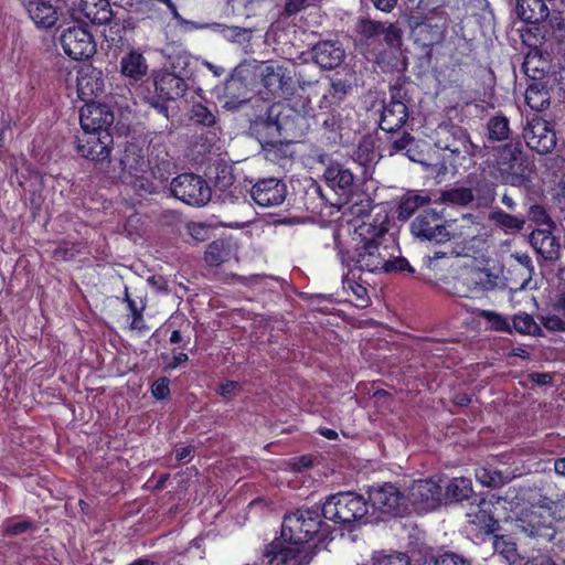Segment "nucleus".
Masks as SVG:
<instances>
[{
    "label": "nucleus",
    "instance_id": "1",
    "mask_svg": "<svg viewBox=\"0 0 565 565\" xmlns=\"http://www.w3.org/2000/svg\"><path fill=\"white\" fill-rule=\"evenodd\" d=\"M385 232L380 228L372 237H363L352 252H339L340 262L343 266L350 267V273H393L409 271L414 269L406 258L394 255V246L384 244L381 236Z\"/></svg>",
    "mask_w": 565,
    "mask_h": 565
},
{
    "label": "nucleus",
    "instance_id": "2",
    "mask_svg": "<svg viewBox=\"0 0 565 565\" xmlns=\"http://www.w3.org/2000/svg\"><path fill=\"white\" fill-rule=\"evenodd\" d=\"M334 527L323 520L318 508L297 509L286 514L281 524V537L291 545H306L319 550L333 540Z\"/></svg>",
    "mask_w": 565,
    "mask_h": 565
},
{
    "label": "nucleus",
    "instance_id": "3",
    "mask_svg": "<svg viewBox=\"0 0 565 565\" xmlns=\"http://www.w3.org/2000/svg\"><path fill=\"white\" fill-rule=\"evenodd\" d=\"M415 500L413 502L414 509L419 513H428L443 504H450L461 502L463 500L472 499L473 497H414ZM479 501L477 503V511L473 513H469L468 516L470 519V523L475 524L480 532L484 534H492L499 530V519L501 518L497 514V505L500 504H512L514 500H519L520 497H511L509 501V497H490V500L487 497H478Z\"/></svg>",
    "mask_w": 565,
    "mask_h": 565
},
{
    "label": "nucleus",
    "instance_id": "4",
    "mask_svg": "<svg viewBox=\"0 0 565 565\" xmlns=\"http://www.w3.org/2000/svg\"><path fill=\"white\" fill-rule=\"evenodd\" d=\"M118 163L120 168L118 178L140 194H152L158 191V185L153 182V179H160L161 183L168 180L163 174L158 177L150 169L146 150L139 142H127Z\"/></svg>",
    "mask_w": 565,
    "mask_h": 565
},
{
    "label": "nucleus",
    "instance_id": "5",
    "mask_svg": "<svg viewBox=\"0 0 565 565\" xmlns=\"http://www.w3.org/2000/svg\"><path fill=\"white\" fill-rule=\"evenodd\" d=\"M354 521L373 523L391 518H403L414 507L411 497H342Z\"/></svg>",
    "mask_w": 565,
    "mask_h": 565
},
{
    "label": "nucleus",
    "instance_id": "6",
    "mask_svg": "<svg viewBox=\"0 0 565 565\" xmlns=\"http://www.w3.org/2000/svg\"><path fill=\"white\" fill-rule=\"evenodd\" d=\"M502 184L521 188L531 180V162L520 141L508 142L497 149L495 159L488 164Z\"/></svg>",
    "mask_w": 565,
    "mask_h": 565
},
{
    "label": "nucleus",
    "instance_id": "7",
    "mask_svg": "<svg viewBox=\"0 0 565 565\" xmlns=\"http://www.w3.org/2000/svg\"><path fill=\"white\" fill-rule=\"evenodd\" d=\"M537 504L514 515L525 524V531L534 537L552 540L555 535L554 522L565 521V497L553 501L551 497H540Z\"/></svg>",
    "mask_w": 565,
    "mask_h": 565
},
{
    "label": "nucleus",
    "instance_id": "8",
    "mask_svg": "<svg viewBox=\"0 0 565 565\" xmlns=\"http://www.w3.org/2000/svg\"><path fill=\"white\" fill-rule=\"evenodd\" d=\"M294 117L299 118L298 114L290 106L273 105L268 110L266 118L258 117L252 121L249 130L260 143L263 150L271 151L281 145L280 137L282 131L290 130Z\"/></svg>",
    "mask_w": 565,
    "mask_h": 565
},
{
    "label": "nucleus",
    "instance_id": "9",
    "mask_svg": "<svg viewBox=\"0 0 565 565\" xmlns=\"http://www.w3.org/2000/svg\"><path fill=\"white\" fill-rule=\"evenodd\" d=\"M434 143L438 149L448 151L456 158L466 159L487 154V146L475 145L469 131L454 122H441L437 126L434 131Z\"/></svg>",
    "mask_w": 565,
    "mask_h": 565
},
{
    "label": "nucleus",
    "instance_id": "10",
    "mask_svg": "<svg viewBox=\"0 0 565 565\" xmlns=\"http://www.w3.org/2000/svg\"><path fill=\"white\" fill-rule=\"evenodd\" d=\"M171 71L162 70L154 77L156 93L163 100H174L184 95L192 76L190 60L179 55L171 63Z\"/></svg>",
    "mask_w": 565,
    "mask_h": 565
},
{
    "label": "nucleus",
    "instance_id": "11",
    "mask_svg": "<svg viewBox=\"0 0 565 565\" xmlns=\"http://www.w3.org/2000/svg\"><path fill=\"white\" fill-rule=\"evenodd\" d=\"M522 137L525 145L539 154L551 153L557 145L554 125L539 115L525 117Z\"/></svg>",
    "mask_w": 565,
    "mask_h": 565
},
{
    "label": "nucleus",
    "instance_id": "12",
    "mask_svg": "<svg viewBox=\"0 0 565 565\" xmlns=\"http://www.w3.org/2000/svg\"><path fill=\"white\" fill-rule=\"evenodd\" d=\"M171 194L192 206H204L212 196L207 182L198 174L182 173L170 183Z\"/></svg>",
    "mask_w": 565,
    "mask_h": 565
},
{
    "label": "nucleus",
    "instance_id": "13",
    "mask_svg": "<svg viewBox=\"0 0 565 565\" xmlns=\"http://www.w3.org/2000/svg\"><path fill=\"white\" fill-rule=\"evenodd\" d=\"M523 42L530 47L522 64L525 75L532 81H544L552 70V56L542 47V42L529 30L522 35Z\"/></svg>",
    "mask_w": 565,
    "mask_h": 565
},
{
    "label": "nucleus",
    "instance_id": "14",
    "mask_svg": "<svg viewBox=\"0 0 565 565\" xmlns=\"http://www.w3.org/2000/svg\"><path fill=\"white\" fill-rule=\"evenodd\" d=\"M250 81L252 73L248 68L236 67L225 82L222 107L226 110L235 111L246 104L252 94Z\"/></svg>",
    "mask_w": 565,
    "mask_h": 565
},
{
    "label": "nucleus",
    "instance_id": "15",
    "mask_svg": "<svg viewBox=\"0 0 565 565\" xmlns=\"http://www.w3.org/2000/svg\"><path fill=\"white\" fill-rule=\"evenodd\" d=\"M326 184L339 195V203H349L359 188V179L340 162L330 163L324 172Z\"/></svg>",
    "mask_w": 565,
    "mask_h": 565
},
{
    "label": "nucleus",
    "instance_id": "16",
    "mask_svg": "<svg viewBox=\"0 0 565 565\" xmlns=\"http://www.w3.org/2000/svg\"><path fill=\"white\" fill-rule=\"evenodd\" d=\"M356 32L367 45L383 39L391 51H397L402 43V31L393 23L385 25L380 21L362 19L358 22Z\"/></svg>",
    "mask_w": 565,
    "mask_h": 565
},
{
    "label": "nucleus",
    "instance_id": "17",
    "mask_svg": "<svg viewBox=\"0 0 565 565\" xmlns=\"http://www.w3.org/2000/svg\"><path fill=\"white\" fill-rule=\"evenodd\" d=\"M63 51L71 58L81 61L92 57L96 52L93 35L82 26H70L60 36Z\"/></svg>",
    "mask_w": 565,
    "mask_h": 565
},
{
    "label": "nucleus",
    "instance_id": "18",
    "mask_svg": "<svg viewBox=\"0 0 565 565\" xmlns=\"http://www.w3.org/2000/svg\"><path fill=\"white\" fill-rule=\"evenodd\" d=\"M441 215L435 209L426 210L411 224L412 233L422 239L437 244L450 241L451 234L439 223Z\"/></svg>",
    "mask_w": 565,
    "mask_h": 565
},
{
    "label": "nucleus",
    "instance_id": "19",
    "mask_svg": "<svg viewBox=\"0 0 565 565\" xmlns=\"http://www.w3.org/2000/svg\"><path fill=\"white\" fill-rule=\"evenodd\" d=\"M249 193L257 205L275 207L286 201L288 189L281 179L270 177L257 180L252 185Z\"/></svg>",
    "mask_w": 565,
    "mask_h": 565
},
{
    "label": "nucleus",
    "instance_id": "20",
    "mask_svg": "<svg viewBox=\"0 0 565 565\" xmlns=\"http://www.w3.org/2000/svg\"><path fill=\"white\" fill-rule=\"evenodd\" d=\"M113 136L109 131L83 132L77 136L76 149L83 157L92 161H104L109 158Z\"/></svg>",
    "mask_w": 565,
    "mask_h": 565
},
{
    "label": "nucleus",
    "instance_id": "21",
    "mask_svg": "<svg viewBox=\"0 0 565 565\" xmlns=\"http://www.w3.org/2000/svg\"><path fill=\"white\" fill-rule=\"evenodd\" d=\"M114 119V114L104 104L89 102L81 109L79 122L83 132L109 131Z\"/></svg>",
    "mask_w": 565,
    "mask_h": 565
},
{
    "label": "nucleus",
    "instance_id": "22",
    "mask_svg": "<svg viewBox=\"0 0 565 565\" xmlns=\"http://www.w3.org/2000/svg\"><path fill=\"white\" fill-rule=\"evenodd\" d=\"M302 546H285L280 541H274L266 546L264 558L267 565H307L310 558Z\"/></svg>",
    "mask_w": 565,
    "mask_h": 565
},
{
    "label": "nucleus",
    "instance_id": "23",
    "mask_svg": "<svg viewBox=\"0 0 565 565\" xmlns=\"http://www.w3.org/2000/svg\"><path fill=\"white\" fill-rule=\"evenodd\" d=\"M259 77L273 96H281L291 88L290 71L280 63L269 62L260 66Z\"/></svg>",
    "mask_w": 565,
    "mask_h": 565
},
{
    "label": "nucleus",
    "instance_id": "24",
    "mask_svg": "<svg viewBox=\"0 0 565 565\" xmlns=\"http://www.w3.org/2000/svg\"><path fill=\"white\" fill-rule=\"evenodd\" d=\"M105 90L103 72L92 65H84L77 74V93L86 103L93 102Z\"/></svg>",
    "mask_w": 565,
    "mask_h": 565
},
{
    "label": "nucleus",
    "instance_id": "25",
    "mask_svg": "<svg viewBox=\"0 0 565 565\" xmlns=\"http://www.w3.org/2000/svg\"><path fill=\"white\" fill-rule=\"evenodd\" d=\"M29 17L40 29H51L58 21V0H21Z\"/></svg>",
    "mask_w": 565,
    "mask_h": 565
},
{
    "label": "nucleus",
    "instance_id": "26",
    "mask_svg": "<svg viewBox=\"0 0 565 565\" xmlns=\"http://www.w3.org/2000/svg\"><path fill=\"white\" fill-rule=\"evenodd\" d=\"M73 11L76 20H86L93 24H106L113 18V10L108 0H81Z\"/></svg>",
    "mask_w": 565,
    "mask_h": 565
},
{
    "label": "nucleus",
    "instance_id": "27",
    "mask_svg": "<svg viewBox=\"0 0 565 565\" xmlns=\"http://www.w3.org/2000/svg\"><path fill=\"white\" fill-rule=\"evenodd\" d=\"M344 50L339 42L320 41L312 49L313 61L324 70H332L344 61Z\"/></svg>",
    "mask_w": 565,
    "mask_h": 565
},
{
    "label": "nucleus",
    "instance_id": "28",
    "mask_svg": "<svg viewBox=\"0 0 565 565\" xmlns=\"http://www.w3.org/2000/svg\"><path fill=\"white\" fill-rule=\"evenodd\" d=\"M553 230H534L530 235V243L544 260L555 262L559 258L561 245L552 234Z\"/></svg>",
    "mask_w": 565,
    "mask_h": 565
},
{
    "label": "nucleus",
    "instance_id": "29",
    "mask_svg": "<svg viewBox=\"0 0 565 565\" xmlns=\"http://www.w3.org/2000/svg\"><path fill=\"white\" fill-rule=\"evenodd\" d=\"M469 190H473V202L477 207L488 209L495 201L497 184L490 181L483 173L468 177Z\"/></svg>",
    "mask_w": 565,
    "mask_h": 565
},
{
    "label": "nucleus",
    "instance_id": "30",
    "mask_svg": "<svg viewBox=\"0 0 565 565\" xmlns=\"http://www.w3.org/2000/svg\"><path fill=\"white\" fill-rule=\"evenodd\" d=\"M409 116L406 103L388 102L381 115L380 127L387 132H395L401 129Z\"/></svg>",
    "mask_w": 565,
    "mask_h": 565
},
{
    "label": "nucleus",
    "instance_id": "31",
    "mask_svg": "<svg viewBox=\"0 0 565 565\" xmlns=\"http://www.w3.org/2000/svg\"><path fill=\"white\" fill-rule=\"evenodd\" d=\"M515 13L520 20L537 24L548 17L550 11L544 0H516Z\"/></svg>",
    "mask_w": 565,
    "mask_h": 565
},
{
    "label": "nucleus",
    "instance_id": "32",
    "mask_svg": "<svg viewBox=\"0 0 565 565\" xmlns=\"http://www.w3.org/2000/svg\"><path fill=\"white\" fill-rule=\"evenodd\" d=\"M120 72L125 77L136 83L147 75L148 64L141 53L130 51L120 60Z\"/></svg>",
    "mask_w": 565,
    "mask_h": 565
},
{
    "label": "nucleus",
    "instance_id": "33",
    "mask_svg": "<svg viewBox=\"0 0 565 565\" xmlns=\"http://www.w3.org/2000/svg\"><path fill=\"white\" fill-rule=\"evenodd\" d=\"M320 122L321 137L327 146H335L341 141L342 118L337 111L321 114Z\"/></svg>",
    "mask_w": 565,
    "mask_h": 565
},
{
    "label": "nucleus",
    "instance_id": "34",
    "mask_svg": "<svg viewBox=\"0 0 565 565\" xmlns=\"http://www.w3.org/2000/svg\"><path fill=\"white\" fill-rule=\"evenodd\" d=\"M488 220L504 232L519 233L524 230L526 217L523 214L507 213L501 209H493Z\"/></svg>",
    "mask_w": 565,
    "mask_h": 565
},
{
    "label": "nucleus",
    "instance_id": "35",
    "mask_svg": "<svg viewBox=\"0 0 565 565\" xmlns=\"http://www.w3.org/2000/svg\"><path fill=\"white\" fill-rule=\"evenodd\" d=\"M430 201V196L428 194H425L424 192H407L402 196L397 209L398 220H408L419 207L425 206Z\"/></svg>",
    "mask_w": 565,
    "mask_h": 565
},
{
    "label": "nucleus",
    "instance_id": "36",
    "mask_svg": "<svg viewBox=\"0 0 565 565\" xmlns=\"http://www.w3.org/2000/svg\"><path fill=\"white\" fill-rule=\"evenodd\" d=\"M551 96L544 81H533L525 90V102L535 111H543L550 106Z\"/></svg>",
    "mask_w": 565,
    "mask_h": 565
},
{
    "label": "nucleus",
    "instance_id": "37",
    "mask_svg": "<svg viewBox=\"0 0 565 565\" xmlns=\"http://www.w3.org/2000/svg\"><path fill=\"white\" fill-rule=\"evenodd\" d=\"M415 42L424 47H431L444 39V31L438 24L420 22L413 29Z\"/></svg>",
    "mask_w": 565,
    "mask_h": 565
},
{
    "label": "nucleus",
    "instance_id": "38",
    "mask_svg": "<svg viewBox=\"0 0 565 565\" xmlns=\"http://www.w3.org/2000/svg\"><path fill=\"white\" fill-rule=\"evenodd\" d=\"M473 190H469V186H451L441 190L435 202L456 206H467L473 202Z\"/></svg>",
    "mask_w": 565,
    "mask_h": 565
},
{
    "label": "nucleus",
    "instance_id": "39",
    "mask_svg": "<svg viewBox=\"0 0 565 565\" xmlns=\"http://www.w3.org/2000/svg\"><path fill=\"white\" fill-rule=\"evenodd\" d=\"M486 137L489 142L507 141L512 134L509 119L504 115L491 117L486 125Z\"/></svg>",
    "mask_w": 565,
    "mask_h": 565
},
{
    "label": "nucleus",
    "instance_id": "40",
    "mask_svg": "<svg viewBox=\"0 0 565 565\" xmlns=\"http://www.w3.org/2000/svg\"><path fill=\"white\" fill-rule=\"evenodd\" d=\"M461 281L470 291H483L494 287L491 275L480 268H472L461 275Z\"/></svg>",
    "mask_w": 565,
    "mask_h": 565
},
{
    "label": "nucleus",
    "instance_id": "41",
    "mask_svg": "<svg viewBox=\"0 0 565 565\" xmlns=\"http://www.w3.org/2000/svg\"><path fill=\"white\" fill-rule=\"evenodd\" d=\"M512 331L520 334H529L533 337L542 335L541 327L534 321L533 317L526 312H520L513 316Z\"/></svg>",
    "mask_w": 565,
    "mask_h": 565
},
{
    "label": "nucleus",
    "instance_id": "42",
    "mask_svg": "<svg viewBox=\"0 0 565 565\" xmlns=\"http://www.w3.org/2000/svg\"><path fill=\"white\" fill-rule=\"evenodd\" d=\"M209 26L213 28V30L220 33L224 39L233 43L244 44L248 43L250 40V29L241 26H230L218 23H213Z\"/></svg>",
    "mask_w": 565,
    "mask_h": 565
},
{
    "label": "nucleus",
    "instance_id": "43",
    "mask_svg": "<svg viewBox=\"0 0 565 565\" xmlns=\"http://www.w3.org/2000/svg\"><path fill=\"white\" fill-rule=\"evenodd\" d=\"M476 478L482 486L491 489H498L509 480V477L503 476L501 471L488 468L477 469Z\"/></svg>",
    "mask_w": 565,
    "mask_h": 565
},
{
    "label": "nucleus",
    "instance_id": "44",
    "mask_svg": "<svg viewBox=\"0 0 565 565\" xmlns=\"http://www.w3.org/2000/svg\"><path fill=\"white\" fill-rule=\"evenodd\" d=\"M493 546L495 552L502 555L508 563L516 564L520 559L516 543L513 542L509 536H498L493 543Z\"/></svg>",
    "mask_w": 565,
    "mask_h": 565
},
{
    "label": "nucleus",
    "instance_id": "45",
    "mask_svg": "<svg viewBox=\"0 0 565 565\" xmlns=\"http://www.w3.org/2000/svg\"><path fill=\"white\" fill-rule=\"evenodd\" d=\"M419 565H471L468 559L465 557L452 553L446 552L438 556L427 554L422 558V563Z\"/></svg>",
    "mask_w": 565,
    "mask_h": 565
},
{
    "label": "nucleus",
    "instance_id": "46",
    "mask_svg": "<svg viewBox=\"0 0 565 565\" xmlns=\"http://www.w3.org/2000/svg\"><path fill=\"white\" fill-rule=\"evenodd\" d=\"M347 268L348 273L342 277L343 288L351 290L356 299L361 300V306L364 307L369 302L367 290L362 284L358 282L361 277L355 275L356 271L351 274L350 267Z\"/></svg>",
    "mask_w": 565,
    "mask_h": 565
},
{
    "label": "nucleus",
    "instance_id": "47",
    "mask_svg": "<svg viewBox=\"0 0 565 565\" xmlns=\"http://www.w3.org/2000/svg\"><path fill=\"white\" fill-rule=\"evenodd\" d=\"M352 158L356 163L364 168L375 162L376 153L374 142L370 139L362 140L353 151Z\"/></svg>",
    "mask_w": 565,
    "mask_h": 565
},
{
    "label": "nucleus",
    "instance_id": "48",
    "mask_svg": "<svg viewBox=\"0 0 565 565\" xmlns=\"http://www.w3.org/2000/svg\"><path fill=\"white\" fill-rule=\"evenodd\" d=\"M349 204V212L355 217H364L370 214L373 209V200L370 195L362 193L355 194L351 199Z\"/></svg>",
    "mask_w": 565,
    "mask_h": 565
},
{
    "label": "nucleus",
    "instance_id": "49",
    "mask_svg": "<svg viewBox=\"0 0 565 565\" xmlns=\"http://www.w3.org/2000/svg\"><path fill=\"white\" fill-rule=\"evenodd\" d=\"M228 253L223 241H214L207 245L205 250V262L210 266H218L227 259Z\"/></svg>",
    "mask_w": 565,
    "mask_h": 565
},
{
    "label": "nucleus",
    "instance_id": "50",
    "mask_svg": "<svg viewBox=\"0 0 565 565\" xmlns=\"http://www.w3.org/2000/svg\"><path fill=\"white\" fill-rule=\"evenodd\" d=\"M443 480L441 486L445 488V494H467L472 491V481L469 478H444Z\"/></svg>",
    "mask_w": 565,
    "mask_h": 565
},
{
    "label": "nucleus",
    "instance_id": "51",
    "mask_svg": "<svg viewBox=\"0 0 565 565\" xmlns=\"http://www.w3.org/2000/svg\"><path fill=\"white\" fill-rule=\"evenodd\" d=\"M372 565H415V564H411L409 557L405 553L394 552L392 554H384L383 552H375L372 557Z\"/></svg>",
    "mask_w": 565,
    "mask_h": 565
},
{
    "label": "nucleus",
    "instance_id": "52",
    "mask_svg": "<svg viewBox=\"0 0 565 565\" xmlns=\"http://www.w3.org/2000/svg\"><path fill=\"white\" fill-rule=\"evenodd\" d=\"M527 217L536 225L546 226L545 230H554L556 227L555 222L541 204H531L527 210Z\"/></svg>",
    "mask_w": 565,
    "mask_h": 565
},
{
    "label": "nucleus",
    "instance_id": "53",
    "mask_svg": "<svg viewBox=\"0 0 565 565\" xmlns=\"http://www.w3.org/2000/svg\"><path fill=\"white\" fill-rule=\"evenodd\" d=\"M443 481L444 480L441 478H439L438 481L433 479L415 480L408 490L412 492V494H436L443 489Z\"/></svg>",
    "mask_w": 565,
    "mask_h": 565
},
{
    "label": "nucleus",
    "instance_id": "54",
    "mask_svg": "<svg viewBox=\"0 0 565 565\" xmlns=\"http://www.w3.org/2000/svg\"><path fill=\"white\" fill-rule=\"evenodd\" d=\"M480 316L489 323L491 330L512 333V328L507 317L490 310H483Z\"/></svg>",
    "mask_w": 565,
    "mask_h": 565
},
{
    "label": "nucleus",
    "instance_id": "55",
    "mask_svg": "<svg viewBox=\"0 0 565 565\" xmlns=\"http://www.w3.org/2000/svg\"><path fill=\"white\" fill-rule=\"evenodd\" d=\"M191 119L199 125L214 127L216 124L215 115L204 105L195 104L191 110Z\"/></svg>",
    "mask_w": 565,
    "mask_h": 565
},
{
    "label": "nucleus",
    "instance_id": "56",
    "mask_svg": "<svg viewBox=\"0 0 565 565\" xmlns=\"http://www.w3.org/2000/svg\"><path fill=\"white\" fill-rule=\"evenodd\" d=\"M36 529V524L30 520H22L19 522H9L4 525V534L9 536H18L22 533L33 531Z\"/></svg>",
    "mask_w": 565,
    "mask_h": 565
},
{
    "label": "nucleus",
    "instance_id": "57",
    "mask_svg": "<svg viewBox=\"0 0 565 565\" xmlns=\"http://www.w3.org/2000/svg\"><path fill=\"white\" fill-rule=\"evenodd\" d=\"M334 502L337 504V512L333 514V516H335V523L349 524L354 522V514L350 512V508L347 507L344 499L338 497Z\"/></svg>",
    "mask_w": 565,
    "mask_h": 565
},
{
    "label": "nucleus",
    "instance_id": "58",
    "mask_svg": "<svg viewBox=\"0 0 565 565\" xmlns=\"http://www.w3.org/2000/svg\"><path fill=\"white\" fill-rule=\"evenodd\" d=\"M317 457L311 455H303L299 457H294L288 461V467L296 472H302L311 469L315 466V460Z\"/></svg>",
    "mask_w": 565,
    "mask_h": 565
},
{
    "label": "nucleus",
    "instance_id": "59",
    "mask_svg": "<svg viewBox=\"0 0 565 565\" xmlns=\"http://www.w3.org/2000/svg\"><path fill=\"white\" fill-rule=\"evenodd\" d=\"M128 308L131 312V316H132V321H131V324H130V328L132 330H138V331H145L147 330V326L143 321V318H142V309L143 308H138L137 307V303L135 300H129L128 301Z\"/></svg>",
    "mask_w": 565,
    "mask_h": 565
},
{
    "label": "nucleus",
    "instance_id": "60",
    "mask_svg": "<svg viewBox=\"0 0 565 565\" xmlns=\"http://www.w3.org/2000/svg\"><path fill=\"white\" fill-rule=\"evenodd\" d=\"M540 320L542 324L551 331H564L565 330V320L559 315L548 313L546 316H541Z\"/></svg>",
    "mask_w": 565,
    "mask_h": 565
},
{
    "label": "nucleus",
    "instance_id": "61",
    "mask_svg": "<svg viewBox=\"0 0 565 565\" xmlns=\"http://www.w3.org/2000/svg\"><path fill=\"white\" fill-rule=\"evenodd\" d=\"M350 89H351V86H350V84L347 83V81L332 79L330 83L329 94L332 98L342 100L344 98V96L349 93Z\"/></svg>",
    "mask_w": 565,
    "mask_h": 565
},
{
    "label": "nucleus",
    "instance_id": "62",
    "mask_svg": "<svg viewBox=\"0 0 565 565\" xmlns=\"http://www.w3.org/2000/svg\"><path fill=\"white\" fill-rule=\"evenodd\" d=\"M415 138L411 136L408 132H404L401 137L396 138L391 143L390 152L391 154L397 153V152H405L408 146L413 145V140Z\"/></svg>",
    "mask_w": 565,
    "mask_h": 565
},
{
    "label": "nucleus",
    "instance_id": "63",
    "mask_svg": "<svg viewBox=\"0 0 565 565\" xmlns=\"http://www.w3.org/2000/svg\"><path fill=\"white\" fill-rule=\"evenodd\" d=\"M337 498L338 497H326L322 508L319 509L321 520H330L335 523V516H333V514L337 512V504L334 502Z\"/></svg>",
    "mask_w": 565,
    "mask_h": 565
},
{
    "label": "nucleus",
    "instance_id": "64",
    "mask_svg": "<svg viewBox=\"0 0 565 565\" xmlns=\"http://www.w3.org/2000/svg\"><path fill=\"white\" fill-rule=\"evenodd\" d=\"M151 392L156 398L164 399L170 393L169 380L167 377L157 380L151 386Z\"/></svg>",
    "mask_w": 565,
    "mask_h": 565
}]
</instances>
